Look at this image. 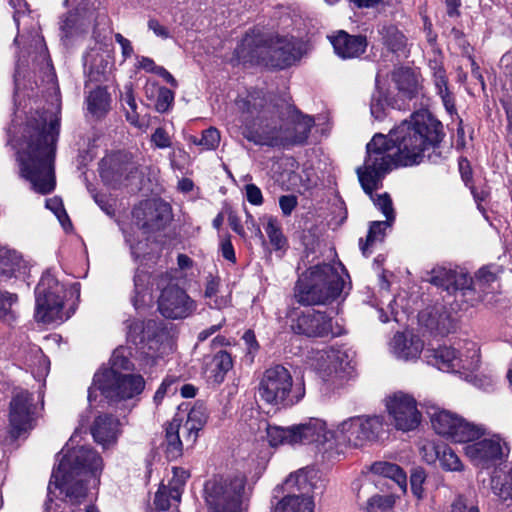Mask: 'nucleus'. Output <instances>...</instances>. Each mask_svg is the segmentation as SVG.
Wrapping results in <instances>:
<instances>
[{
  "label": "nucleus",
  "instance_id": "f257e3e1",
  "mask_svg": "<svg viewBox=\"0 0 512 512\" xmlns=\"http://www.w3.org/2000/svg\"><path fill=\"white\" fill-rule=\"evenodd\" d=\"M444 135L442 123L429 111L420 110L392 129L389 138L376 134L367 144L364 164L356 173L364 192L386 219L395 220L392 200L387 193L374 197L373 191L382 186L384 177L394 168L420 164L425 152L437 148Z\"/></svg>",
  "mask_w": 512,
  "mask_h": 512
},
{
  "label": "nucleus",
  "instance_id": "f03ea898",
  "mask_svg": "<svg viewBox=\"0 0 512 512\" xmlns=\"http://www.w3.org/2000/svg\"><path fill=\"white\" fill-rule=\"evenodd\" d=\"M241 134L260 146L289 147L304 144L314 126L311 116L289 108L288 117L281 121L275 115L266 94L261 90L248 91L234 101Z\"/></svg>",
  "mask_w": 512,
  "mask_h": 512
},
{
  "label": "nucleus",
  "instance_id": "7ed1b4c3",
  "mask_svg": "<svg viewBox=\"0 0 512 512\" xmlns=\"http://www.w3.org/2000/svg\"><path fill=\"white\" fill-rule=\"evenodd\" d=\"M61 100L58 92L49 106L27 118L19 141L17 157L22 177L32 189L48 194L55 188L54 158L60 131Z\"/></svg>",
  "mask_w": 512,
  "mask_h": 512
},
{
  "label": "nucleus",
  "instance_id": "20e7f679",
  "mask_svg": "<svg viewBox=\"0 0 512 512\" xmlns=\"http://www.w3.org/2000/svg\"><path fill=\"white\" fill-rule=\"evenodd\" d=\"M75 437L71 436L66 447L62 449L58 466L52 472L44 512H61L60 505L52 498L56 490L64 495L63 501L72 507L71 512H75L87 497L85 483L88 478H92L95 486L99 484V475L103 468L102 458L96 451L85 446L70 448Z\"/></svg>",
  "mask_w": 512,
  "mask_h": 512
},
{
  "label": "nucleus",
  "instance_id": "39448f33",
  "mask_svg": "<svg viewBox=\"0 0 512 512\" xmlns=\"http://www.w3.org/2000/svg\"><path fill=\"white\" fill-rule=\"evenodd\" d=\"M348 277L341 263L337 265L319 264L310 267L299 278L295 297L303 305H319L334 301L344 292Z\"/></svg>",
  "mask_w": 512,
  "mask_h": 512
},
{
  "label": "nucleus",
  "instance_id": "423d86ee",
  "mask_svg": "<svg viewBox=\"0 0 512 512\" xmlns=\"http://www.w3.org/2000/svg\"><path fill=\"white\" fill-rule=\"evenodd\" d=\"M300 47L293 37H258L247 35L238 49L240 57L284 69L300 58Z\"/></svg>",
  "mask_w": 512,
  "mask_h": 512
},
{
  "label": "nucleus",
  "instance_id": "0eeeda50",
  "mask_svg": "<svg viewBox=\"0 0 512 512\" xmlns=\"http://www.w3.org/2000/svg\"><path fill=\"white\" fill-rule=\"evenodd\" d=\"M385 432V420L381 415H361L349 417L331 430L330 437L337 453L343 448L363 447L379 439Z\"/></svg>",
  "mask_w": 512,
  "mask_h": 512
},
{
  "label": "nucleus",
  "instance_id": "6e6552de",
  "mask_svg": "<svg viewBox=\"0 0 512 512\" xmlns=\"http://www.w3.org/2000/svg\"><path fill=\"white\" fill-rule=\"evenodd\" d=\"M259 398L266 404L286 408L297 404L305 395L303 385H293L290 371L274 365L263 372L258 385Z\"/></svg>",
  "mask_w": 512,
  "mask_h": 512
},
{
  "label": "nucleus",
  "instance_id": "1a4fd4ad",
  "mask_svg": "<svg viewBox=\"0 0 512 512\" xmlns=\"http://www.w3.org/2000/svg\"><path fill=\"white\" fill-rule=\"evenodd\" d=\"M145 388V380L139 374H114L113 371H98L88 389V401L96 399V391L110 402L118 403L138 397Z\"/></svg>",
  "mask_w": 512,
  "mask_h": 512
},
{
  "label": "nucleus",
  "instance_id": "9d476101",
  "mask_svg": "<svg viewBox=\"0 0 512 512\" xmlns=\"http://www.w3.org/2000/svg\"><path fill=\"white\" fill-rule=\"evenodd\" d=\"M246 478L213 477L205 482L203 497L209 512H243V493Z\"/></svg>",
  "mask_w": 512,
  "mask_h": 512
},
{
  "label": "nucleus",
  "instance_id": "9b49d317",
  "mask_svg": "<svg viewBox=\"0 0 512 512\" xmlns=\"http://www.w3.org/2000/svg\"><path fill=\"white\" fill-rule=\"evenodd\" d=\"M65 288L48 270L35 288V320L44 324L64 321Z\"/></svg>",
  "mask_w": 512,
  "mask_h": 512
},
{
  "label": "nucleus",
  "instance_id": "f8f14e48",
  "mask_svg": "<svg viewBox=\"0 0 512 512\" xmlns=\"http://www.w3.org/2000/svg\"><path fill=\"white\" fill-rule=\"evenodd\" d=\"M172 277L169 274H161L153 278L161 293L158 297V311L160 314L172 320L186 319L197 310V303L187 292L176 284H170Z\"/></svg>",
  "mask_w": 512,
  "mask_h": 512
},
{
  "label": "nucleus",
  "instance_id": "ddd939ff",
  "mask_svg": "<svg viewBox=\"0 0 512 512\" xmlns=\"http://www.w3.org/2000/svg\"><path fill=\"white\" fill-rule=\"evenodd\" d=\"M430 420L435 432L451 441L465 443L479 439L485 429L463 419L462 417L439 408H433Z\"/></svg>",
  "mask_w": 512,
  "mask_h": 512
},
{
  "label": "nucleus",
  "instance_id": "4468645a",
  "mask_svg": "<svg viewBox=\"0 0 512 512\" xmlns=\"http://www.w3.org/2000/svg\"><path fill=\"white\" fill-rule=\"evenodd\" d=\"M312 366L324 381L333 383L350 375L353 369L349 353L335 348L316 352Z\"/></svg>",
  "mask_w": 512,
  "mask_h": 512
},
{
  "label": "nucleus",
  "instance_id": "2eb2a0df",
  "mask_svg": "<svg viewBox=\"0 0 512 512\" xmlns=\"http://www.w3.org/2000/svg\"><path fill=\"white\" fill-rule=\"evenodd\" d=\"M292 331L307 337L335 336L332 329V319L324 312L312 308L293 309L289 314Z\"/></svg>",
  "mask_w": 512,
  "mask_h": 512
},
{
  "label": "nucleus",
  "instance_id": "dca6fc26",
  "mask_svg": "<svg viewBox=\"0 0 512 512\" xmlns=\"http://www.w3.org/2000/svg\"><path fill=\"white\" fill-rule=\"evenodd\" d=\"M386 409L397 430L408 432L418 427L421 413L416 400L409 394L396 392L386 398Z\"/></svg>",
  "mask_w": 512,
  "mask_h": 512
},
{
  "label": "nucleus",
  "instance_id": "f3484780",
  "mask_svg": "<svg viewBox=\"0 0 512 512\" xmlns=\"http://www.w3.org/2000/svg\"><path fill=\"white\" fill-rule=\"evenodd\" d=\"M467 443L464 447L466 456L475 466L481 469L489 468L500 460L504 455V447L506 446L498 436L482 440L475 439Z\"/></svg>",
  "mask_w": 512,
  "mask_h": 512
},
{
  "label": "nucleus",
  "instance_id": "a211bd4d",
  "mask_svg": "<svg viewBox=\"0 0 512 512\" xmlns=\"http://www.w3.org/2000/svg\"><path fill=\"white\" fill-rule=\"evenodd\" d=\"M33 401V395L26 390H20L14 394L9 413L14 436L18 437L22 432L32 429L35 410Z\"/></svg>",
  "mask_w": 512,
  "mask_h": 512
},
{
  "label": "nucleus",
  "instance_id": "6ab92c4d",
  "mask_svg": "<svg viewBox=\"0 0 512 512\" xmlns=\"http://www.w3.org/2000/svg\"><path fill=\"white\" fill-rule=\"evenodd\" d=\"M133 217L146 232L159 230L170 219V206L160 200H147L133 210Z\"/></svg>",
  "mask_w": 512,
  "mask_h": 512
},
{
  "label": "nucleus",
  "instance_id": "aec40b11",
  "mask_svg": "<svg viewBox=\"0 0 512 512\" xmlns=\"http://www.w3.org/2000/svg\"><path fill=\"white\" fill-rule=\"evenodd\" d=\"M429 281L444 288L448 293L455 294L456 298H467V295L473 292L470 287L472 278L463 270L436 267L432 270Z\"/></svg>",
  "mask_w": 512,
  "mask_h": 512
},
{
  "label": "nucleus",
  "instance_id": "412c9836",
  "mask_svg": "<svg viewBox=\"0 0 512 512\" xmlns=\"http://www.w3.org/2000/svg\"><path fill=\"white\" fill-rule=\"evenodd\" d=\"M293 429L295 445L317 443L323 446L325 451L334 450L332 437H330L331 430H327L324 420L312 417L293 425Z\"/></svg>",
  "mask_w": 512,
  "mask_h": 512
},
{
  "label": "nucleus",
  "instance_id": "4be33fe9",
  "mask_svg": "<svg viewBox=\"0 0 512 512\" xmlns=\"http://www.w3.org/2000/svg\"><path fill=\"white\" fill-rule=\"evenodd\" d=\"M318 473L314 468L299 469L295 473L290 474L282 485V489L287 494H296L297 496L312 497L313 493L318 489Z\"/></svg>",
  "mask_w": 512,
  "mask_h": 512
},
{
  "label": "nucleus",
  "instance_id": "5701e85b",
  "mask_svg": "<svg viewBox=\"0 0 512 512\" xmlns=\"http://www.w3.org/2000/svg\"><path fill=\"white\" fill-rule=\"evenodd\" d=\"M330 42L335 53L343 58H357L361 56L367 48V38L363 35H350L340 30L336 35L330 37Z\"/></svg>",
  "mask_w": 512,
  "mask_h": 512
},
{
  "label": "nucleus",
  "instance_id": "b1692460",
  "mask_svg": "<svg viewBox=\"0 0 512 512\" xmlns=\"http://www.w3.org/2000/svg\"><path fill=\"white\" fill-rule=\"evenodd\" d=\"M391 353L401 360L417 359L423 351L424 344L416 335L409 337L404 333L397 332L389 343Z\"/></svg>",
  "mask_w": 512,
  "mask_h": 512
},
{
  "label": "nucleus",
  "instance_id": "393cba45",
  "mask_svg": "<svg viewBox=\"0 0 512 512\" xmlns=\"http://www.w3.org/2000/svg\"><path fill=\"white\" fill-rule=\"evenodd\" d=\"M429 68L432 71L436 92L440 96L446 111L452 115L456 112V107L454 97L448 87L446 71L437 58L429 61Z\"/></svg>",
  "mask_w": 512,
  "mask_h": 512
},
{
  "label": "nucleus",
  "instance_id": "a878e982",
  "mask_svg": "<svg viewBox=\"0 0 512 512\" xmlns=\"http://www.w3.org/2000/svg\"><path fill=\"white\" fill-rule=\"evenodd\" d=\"M118 433L119 421L111 415L98 416L91 427V434L94 440L103 447L114 444Z\"/></svg>",
  "mask_w": 512,
  "mask_h": 512
},
{
  "label": "nucleus",
  "instance_id": "bb28decb",
  "mask_svg": "<svg viewBox=\"0 0 512 512\" xmlns=\"http://www.w3.org/2000/svg\"><path fill=\"white\" fill-rule=\"evenodd\" d=\"M392 79L399 91L405 97L412 99L421 91L420 76L410 68H398L393 72Z\"/></svg>",
  "mask_w": 512,
  "mask_h": 512
},
{
  "label": "nucleus",
  "instance_id": "cd10ccee",
  "mask_svg": "<svg viewBox=\"0 0 512 512\" xmlns=\"http://www.w3.org/2000/svg\"><path fill=\"white\" fill-rule=\"evenodd\" d=\"M208 414L203 404H195L189 411L185 423L182 425V433L185 441L193 445L198 437V433L207 422Z\"/></svg>",
  "mask_w": 512,
  "mask_h": 512
},
{
  "label": "nucleus",
  "instance_id": "c85d7f7f",
  "mask_svg": "<svg viewBox=\"0 0 512 512\" xmlns=\"http://www.w3.org/2000/svg\"><path fill=\"white\" fill-rule=\"evenodd\" d=\"M431 453L425 454L424 458L428 463H432L436 458L440 465L447 471H461L463 464L458 455L446 445L431 446Z\"/></svg>",
  "mask_w": 512,
  "mask_h": 512
},
{
  "label": "nucleus",
  "instance_id": "c756f323",
  "mask_svg": "<svg viewBox=\"0 0 512 512\" xmlns=\"http://www.w3.org/2000/svg\"><path fill=\"white\" fill-rule=\"evenodd\" d=\"M425 357L428 364L437 367L439 370L451 372L455 371L456 350L451 347H439L437 349H427Z\"/></svg>",
  "mask_w": 512,
  "mask_h": 512
},
{
  "label": "nucleus",
  "instance_id": "7c9ffc66",
  "mask_svg": "<svg viewBox=\"0 0 512 512\" xmlns=\"http://www.w3.org/2000/svg\"><path fill=\"white\" fill-rule=\"evenodd\" d=\"M273 512H314V501L312 497L287 494L276 503Z\"/></svg>",
  "mask_w": 512,
  "mask_h": 512
},
{
  "label": "nucleus",
  "instance_id": "2f4dec72",
  "mask_svg": "<svg viewBox=\"0 0 512 512\" xmlns=\"http://www.w3.org/2000/svg\"><path fill=\"white\" fill-rule=\"evenodd\" d=\"M233 367L231 355L221 350L217 352L211 361L207 364L208 378L214 383L220 384L223 382L227 372Z\"/></svg>",
  "mask_w": 512,
  "mask_h": 512
},
{
  "label": "nucleus",
  "instance_id": "473e14b6",
  "mask_svg": "<svg viewBox=\"0 0 512 512\" xmlns=\"http://www.w3.org/2000/svg\"><path fill=\"white\" fill-rule=\"evenodd\" d=\"M87 109L95 117H102L110 108V95L106 88L97 87L86 97Z\"/></svg>",
  "mask_w": 512,
  "mask_h": 512
},
{
  "label": "nucleus",
  "instance_id": "72a5a7b5",
  "mask_svg": "<svg viewBox=\"0 0 512 512\" xmlns=\"http://www.w3.org/2000/svg\"><path fill=\"white\" fill-rule=\"evenodd\" d=\"M21 267L22 258L18 252L0 247V280L12 277Z\"/></svg>",
  "mask_w": 512,
  "mask_h": 512
},
{
  "label": "nucleus",
  "instance_id": "f704fd0d",
  "mask_svg": "<svg viewBox=\"0 0 512 512\" xmlns=\"http://www.w3.org/2000/svg\"><path fill=\"white\" fill-rule=\"evenodd\" d=\"M425 325L439 335H447L454 329V319L442 308L435 309L428 314Z\"/></svg>",
  "mask_w": 512,
  "mask_h": 512
},
{
  "label": "nucleus",
  "instance_id": "c9c22d12",
  "mask_svg": "<svg viewBox=\"0 0 512 512\" xmlns=\"http://www.w3.org/2000/svg\"><path fill=\"white\" fill-rule=\"evenodd\" d=\"M181 420L173 418L166 427V453L170 458H177L182 454L183 444L180 439Z\"/></svg>",
  "mask_w": 512,
  "mask_h": 512
},
{
  "label": "nucleus",
  "instance_id": "e433bc0d",
  "mask_svg": "<svg viewBox=\"0 0 512 512\" xmlns=\"http://www.w3.org/2000/svg\"><path fill=\"white\" fill-rule=\"evenodd\" d=\"M120 102L125 110L126 120L133 126L141 128L142 123L137 112V103L134 96L132 83H127L123 87V91L120 94Z\"/></svg>",
  "mask_w": 512,
  "mask_h": 512
},
{
  "label": "nucleus",
  "instance_id": "4c0bfd02",
  "mask_svg": "<svg viewBox=\"0 0 512 512\" xmlns=\"http://www.w3.org/2000/svg\"><path fill=\"white\" fill-rule=\"evenodd\" d=\"M88 64L90 81L100 82L105 76L110 61L104 58L97 50L92 49L84 57V65L87 66Z\"/></svg>",
  "mask_w": 512,
  "mask_h": 512
},
{
  "label": "nucleus",
  "instance_id": "58836bf2",
  "mask_svg": "<svg viewBox=\"0 0 512 512\" xmlns=\"http://www.w3.org/2000/svg\"><path fill=\"white\" fill-rule=\"evenodd\" d=\"M373 473L394 480L401 488H406L405 472L398 465L388 462H376L372 465Z\"/></svg>",
  "mask_w": 512,
  "mask_h": 512
},
{
  "label": "nucleus",
  "instance_id": "ea45409f",
  "mask_svg": "<svg viewBox=\"0 0 512 512\" xmlns=\"http://www.w3.org/2000/svg\"><path fill=\"white\" fill-rule=\"evenodd\" d=\"M266 432H267V440L269 444L273 447L279 446V445H295L294 443V429L293 425L289 427H281V426H275V425H269L266 426Z\"/></svg>",
  "mask_w": 512,
  "mask_h": 512
},
{
  "label": "nucleus",
  "instance_id": "a19ab883",
  "mask_svg": "<svg viewBox=\"0 0 512 512\" xmlns=\"http://www.w3.org/2000/svg\"><path fill=\"white\" fill-rule=\"evenodd\" d=\"M394 221L386 219L385 221H374L370 224L369 231L366 237V242L360 241V248L364 255L367 254L368 249L377 241H382L385 235V230L392 225Z\"/></svg>",
  "mask_w": 512,
  "mask_h": 512
},
{
  "label": "nucleus",
  "instance_id": "79ce46f5",
  "mask_svg": "<svg viewBox=\"0 0 512 512\" xmlns=\"http://www.w3.org/2000/svg\"><path fill=\"white\" fill-rule=\"evenodd\" d=\"M111 169L117 175V180L122 177L128 179L137 172V163L129 158L127 155H118L110 159Z\"/></svg>",
  "mask_w": 512,
  "mask_h": 512
},
{
  "label": "nucleus",
  "instance_id": "37998d69",
  "mask_svg": "<svg viewBox=\"0 0 512 512\" xmlns=\"http://www.w3.org/2000/svg\"><path fill=\"white\" fill-rule=\"evenodd\" d=\"M172 472L173 477L166 486L171 490V499L175 504H178L181 501V496L190 473L181 467H173Z\"/></svg>",
  "mask_w": 512,
  "mask_h": 512
},
{
  "label": "nucleus",
  "instance_id": "c03bdc74",
  "mask_svg": "<svg viewBox=\"0 0 512 512\" xmlns=\"http://www.w3.org/2000/svg\"><path fill=\"white\" fill-rule=\"evenodd\" d=\"M470 345L471 347L467 348V353L465 355H458L456 353L454 372H459L460 370L474 371L479 367V349L474 343H470Z\"/></svg>",
  "mask_w": 512,
  "mask_h": 512
},
{
  "label": "nucleus",
  "instance_id": "a18cd8bd",
  "mask_svg": "<svg viewBox=\"0 0 512 512\" xmlns=\"http://www.w3.org/2000/svg\"><path fill=\"white\" fill-rule=\"evenodd\" d=\"M220 140V132L215 127L205 129L200 138L193 135L188 138L190 143L201 146L203 150H215L219 146Z\"/></svg>",
  "mask_w": 512,
  "mask_h": 512
},
{
  "label": "nucleus",
  "instance_id": "49530a36",
  "mask_svg": "<svg viewBox=\"0 0 512 512\" xmlns=\"http://www.w3.org/2000/svg\"><path fill=\"white\" fill-rule=\"evenodd\" d=\"M492 491L504 501L512 499V467L504 473L502 478H492Z\"/></svg>",
  "mask_w": 512,
  "mask_h": 512
},
{
  "label": "nucleus",
  "instance_id": "de8ad7c7",
  "mask_svg": "<svg viewBox=\"0 0 512 512\" xmlns=\"http://www.w3.org/2000/svg\"><path fill=\"white\" fill-rule=\"evenodd\" d=\"M384 44L393 52L402 51L406 46V38L395 26H388L382 29Z\"/></svg>",
  "mask_w": 512,
  "mask_h": 512
},
{
  "label": "nucleus",
  "instance_id": "09e8293b",
  "mask_svg": "<svg viewBox=\"0 0 512 512\" xmlns=\"http://www.w3.org/2000/svg\"><path fill=\"white\" fill-rule=\"evenodd\" d=\"M150 89L152 92H157V99L155 103L156 110L160 113L167 112L174 101V92L166 87H157L153 84L149 87H147V85L145 86L146 96L149 95Z\"/></svg>",
  "mask_w": 512,
  "mask_h": 512
},
{
  "label": "nucleus",
  "instance_id": "8fccbe9b",
  "mask_svg": "<svg viewBox=\"0 0 512 512\" xmlns=\"http://www.w3.org/2000/svg\"><path fill=\"white\" fill-rule=\"evenodd\" d=\"M496 280V275L491 272L488 268L482 267L478 270L475 275V280L472 279V283L470 287L473 289L471 294L467 295V301H469L472 305L474 301L477 300L475 288L478 286L480 289L485 290L486 286Z\"/></svg>",
  "mask_w": 512,
  "mask_h": 512
},
{
  "label": "nucleus",
  "instance_id": "3c124183",
  "mask_svg": "<svg viewBox=\"0 0 512 512\" xmlns=\"http://www.w3.org/2000/svg\"><path fill=\"white\" fill-rule=\"evenodd\" d=\"M17 302V294L0 290V318L7 322L14 321L16 317L13 306Z\"/></svg>",
  "mask_w": 512,
  "mask_h": 512
},
{
  "label": "nucleus",
  "instance_id": "603ef678",
  "mask_svg": "<svg viewBox=\"0 0 512 512\" xmlns=\"http://www.w3.org/2000/svg\"><path fill=\"white\" fill-rule=\"evenodd\" d=\"M265 232L269 238V241L275 249H281L286 244V239L282 234L278 221L269 216L265 226Z\"/></svg>",
  "mask_w": 512,
  "mask_h": 512
},
{
  "label": "nucleus",
  "instance_id": "864d4df0",
  "mask_svg": "<svg viewBox=\"0 0 512 512\" xmlns=\"http://www.w3.org/2000/svg\"><path fill=\"white\" fill-rule=\"evenodd\" d=\"M45 206L54 213L64 229L71 227V221L64 209V205L60 197L54 196L47 199L45 201Z\"/></svg>",
  "mask_w": 512,
  "mask_h": 512
},
{
  "label": "nucleus",
  "instance_id": "5fc2aeb1",
  "mask_svg": "<svg viewBox=\"0 0 512 512\" xmlns=\"http://www.w3.org/2000/svg\"><path fill=\"white\" fill-rule=\"evenodd\" d=\"M150 279V276L144 271H137L134 276V286H135V299L134 306L138 307L139 302L143 304L145 302V291L147 290V283Z\"/></svg>",
  "mask_w": 512,
  "mask_h": 512
},
{
  "label": "nucleus",
  "instance_id": "6e6d98bb",
  "mask_svg": "<svg viewBox=\"0 0 512 512\" xmlns=\"http://www.w3.org/2000/svg\"><path fill=\"white\" fill-rule=\"evenodd\" d=\"M450 512H480L477 504L463 494L457 495L451 503Z\"/></svg>",
  "mask_w": 512,
  "mask_h": 512
},
{
  "label": "nucleus",
  "instance_id": "4d7b16f0",
  "mask_svg": "<svg viewBox=\"0 0 512 512\" xmlns=\"http://www.w3.org/2000/svg\"><path fill=\"white\" fill-rule=\"evenodd\" d=\"M393 503L389 496L375 495L368 500L367 512H389Z\"/></svg>",
  "mask_w": 512,
  "mask_h": 512
},
{
  "label": "nucleus",
  "instance_id": "13d9d810",
  "mask_svg": "<svg viewBox=\"0 0 512 512\" xmlns=\"http://www.w3.org/2000/svg\"><path fill=\"white\" fill-rule=\"evenodd\" d=\"M175 503L171 499V490L164 484H161L154 497V505L157 510L166 511Z\"/></svg>",
  "mask_w": 512,
  "mask_h": 512
},
{
  "label": "nucleus",
  "instance_id": "bf43d9fd",
  "mask_svg": "<svg viewBox=\"0 0 512 512\" xmlns=\"http://www.w3.org/2000/svg\"><path fill=\"white\" fill-rule=\"evenodd\" d=\"M130 369V361L120 351L116 350L110 358V367L100 371H113L114 374H123L122 370Z\"/></svg>",
  "mask_w": 512,
  "mask_h": 512
},
{
  "label": "nucleus",
  "instance_id": "052dcab7",
  "mask_svg": "<svg viewBox=\"0 0 512 512\" xmlns=\"http://www.w3.org/2000/svg\"><path fill=\"white\" fill-rule=\"evenodd\" d=\"M426 474L424 469L417 467L414 468L410 476L411 490L414 496L418 499L423 497V483L425 482Z\"/></svg>",
  "mask_w": 512,
  "mask_h": 512
},
{
  "label": "nucleus",
  "instance_id": "680f3d73",
  "mask_svg": "<svg viewBox=\"0 0 512 512\" xmlns=\"http://www.w3.org/2000/svg\"><path fill=\"white\" fill-rule=\"evenodd\" d=\"M127 337L133 342H141L143 340L144 323L141 320L132 319L126 321Z\"/></svg>",
  "mask_w": 512,
  "mask_h": 512
},
{
  "label": "nucleus",
  "instance_id": "e2e57ef3",
  "mask_svg": "<svg viewBox=\"0 0 512 512\" xmlns=\"http://www.w3.org/2000/svg\"><path fill=\"white\" fill-rule=\"evenodd\" d=\"M47 359L42 353L41 349L37 346L31 348L29 355L25 356V365L28 368L34 369L35 366H43V369L47 368Z\"/></svg>",
  "mask_w": 512,
  "mask_h": 512
},
{
  "label": "nucleus",
  "instance_id": "0e129e2a",
  "mask_svg": "<svg viewBox=\"0 0 512 512\" xmlns=\"http://www.w3.org/2000/svg\"><path fill=\"white\" fill-rule=\"evenodd\" d=\"M151 142L155 147L165 149L171 146V139L166 130L162 127H158L151 135Z\"/></svg>",
  "mask_w": 512,
  "mask_h": 512
},
{
  "label": "nucleus",
  "instance_id": "69168bd1",
  "mask_svg": "<svg viewBox=\"0 0 512 512\" xmlns=\"http://www.w3.org/2000/svg\"><path fill=\"white\" fill-rule=\"evenodd\" d=\"M77 21L78 17L75 13H69L64 19H62L60 28L64 37L68 38L73 34L77 29Z\"/></svg>",
  "mask_w": 512,
  "mask_h": 512
},
{
  "label": "nucleus",
  "instance_id": "338daca9",
  "mask_svg": "<svg viewBox=\"0 0 512 512\" xmlns=\"http://www.w3.org/2000/svg\"><path fill=\"white\" fill-rule=\"evenodd\" d=\"M297 204L298 201L295 195H283L279 198V206L285 216L291 215Z\"/></svg>",
  "mask_w": 512,
  "mask_h": 512
},
{
  "label": "nucleus",
  "instance_id": "774afa93",
  "mask_svg": "<svg viewBox=\"0 0 512 512\" xmlns=\"http://www.w3.org/2000/svg\"><path fill=\"white\" fill-rule=\"evenodd\" d=\"M245 191L249 203L252 205H261L263 203L262 192L255 184H247Z\"/></svg>",
  "mask_w": 512,
  "mask_h": 512
}]
</instances>
